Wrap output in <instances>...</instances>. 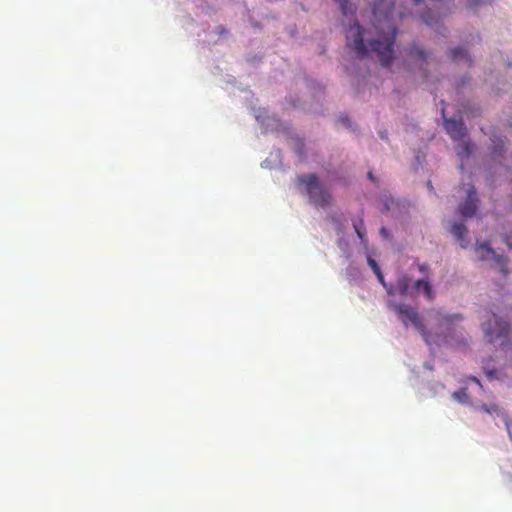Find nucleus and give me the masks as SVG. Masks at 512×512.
<instances>
[{"instance_id":"b1692460","label":"nucleus","mask_w":512,"mask_h":512,"mask_svg":"<svg viewBox=\"0 0 512 512\" xmlns=\"http://www.w3.org/2000/svg\"><path fill=\"white\" fill-rule=\"evenodd\" d=\"M418 268H419V270H420L421 272H423V273L427 272V271H428V269H429V267H428V265H427V264H419V265H418Z\"/></svg>"},{"instance_id":"f3484780","label":"nucleus","mask_w":512,"mask_h":512,"mask_svg":"<svg viewBox=\"0 0 512 512\" xmlns=\"http://www.w3.org/2000/svg\"><path fill=\"white\" fill-rule=\"evenodd\" d=\"M493 0H468L469 7H476L478 5H483L492 2Z\"/></svg>"},{"instance_id":"a211bd4d","label":"nucleus","mask_w":512,"mask_h":512,"mask_svg":"<svg viewBox=\"0 0 512 512\" xmlns=\"http://www.w3.org/2000/svg\"><path fill=\"white\" fill-rule=\"evenodd\" d=\"M421 19L427 25H432L434 23V18L431 17L430 12L421 15Z\"/></svg>"},{"instance_id":"5701e85b","label":"nucleus","mask_w":512,"mask_h":512,"mask_svg":"<svg viewBox=\"0 0 512 512\" xmlns=\"http://www.w3.org/2000/svg\"><path fill=\"white\" fill-rule=\"evenodd\" d=\"M505 243L507 244V246L512 249V236L511 235H507L505 237Z\"/></svg>"},{"instance_id":"6e6552de","label":"nucleus","mask_w":512,"mask_h":512,"mask_svg":"<svg viewBox=\"0 0 512 512\" xmlns=\"http://www.w3.org/2000/svg\"><path fill=\"white\" fill-rule=\"evenodd\" d=\"M395 291L401 296H416L414 284L412 279L406 275L397 279Z\"/></svg>"},{"instance_id":"20e7f679","label":"nucleus","mask_w":512,"mask_h":512,"mask_svg":"<svg viewBox=\"0 0 512 512\" xmlns=\"http://www.w3.org/2000/svg\"><path fill=\"white\" fill-rule=\"evenodd\" d=\"M395 310L399 314L404 325L407 326L409 323H411L422 334L423 337H426L427 331L425 325L421 321L419 314L414 308L405 304H401L396 305Z\"/></svg>"},{"instance_id":"ddd939ff","label":"nucleus","mask_w":512,"mask_h":512,"mask_svg":"<svg viewBox=\"0 0 512 512\" xmlns=\"http://www.w3.org/2000/svg\"><path fill=\"white\" fill-rule=\"evenodd\" d=\"M354 230L356 232L357 237L363 241L364 240V222L362 219H359L358 221H355L353 223Z\"/></svg>"},{"instance_id":"7ed1b4c3","label":"nucleus","mask_w":512,"mask_h":512,"mask_svg":"<svg viewBox=\"0 0 512 512\" xmlns=\"http://www.w3.org/2000/svg\"><path fill=\"white\" fill-rule=\"evenodd\" d=\"M486 320L482 322L484 338L487 342L503 346L508 340L509 324L499 319L494 313H486Z\"/></svg>"},{"instance_id":"a878e982","label":"nucleus","mask_w":512,"mask_h":512,"mask_svg":"<svg viewBox=\"0 0 512 512\" xmlns=\"http://www.w3.org/2000/svg\"><path fill=\"white\" fill-rule=\"evenodd\" d=\"M379 279V281L385 286V283H384V277L381 273V270H379V273H375Z\"/></svg>"},{"instance_id":"9d476101","label":"nucleus","mask_w":512,"mask_h":512,"mask_svg":"<svg viewBox=\"0 0 512 512\" xmlns=\"http://www.w3.org/2000/svg\"><path fill=\"white\" fill-rule=\"evenodd\" d=\"M414 288L416 295L422 292L428 300L434 299V292L429 281L425 279H419L414 282Z\"/></svg>"},{"instance_id":"1a4fd4ad","label":"nucleus","mask_w":512,"mask_h":512,"mask_svg":"<svg viewBox=\"0 0 512 512\" xmlns=\"http://www.w3.org/2000/svg\"><path fill=\"white\" fill-rule=\"evenodd\" d=\"M450 232L459 242L462 248H466L468 242L466 241L467 228L463 223L455 222L451 225Z\"/></svg>"},{"instance_id":"bb28decb","label":"nucleus","mask_w":512,"mask_h":512,"mask_svg":"<svg viewBox=\"0 0 512 512\" xmlns=\"http://www.w3.org/2000/svg\"><path fill=\"white\" fill-rule=\"evenodd\" d=\"M367 176L372 182H376V178L371 171L368 172Z\"/></svg>"},{"instance_id":"f257e3e1","label":"nucleus","mask_w":512,"mask_h":512,"mask_svg":"<svg viewBox=\"0 0 512 512\" xmlns=\"http://www.w3.org/2000/svg\"><path fill=\"white\" fill-rule=\"evenodd\" d=\"M395 3L393 0H375L373 4V23L375 37L368 38L364 43L363 30L357 21L346 30L347 46L360 59L371 52L378 55L382 66H389L393 60V45L396 27L393 20Z\"/></svg>"},{"instance_id":"2eb2a0df","label":"nucleus","mask_w":512,"mask_h":512,"mask_svg":"<svg viewBox=\"0 0 512 512\" xmlns=\"http://www.w3.org/2000/svg\"><path fill=\"white\" fill-rule=\"evenodd\" d=\"M504 147V141L502 139H499L498 142H495L493 154L494 155H501Z\"/></svg>"},{"instance_id":"473e14b6","label":"nucleus","mask_w":512,"mask_h":512,"mask_svg":"<svg viewBox=\"0 0 512 512\" xmlns=\"http://www.w3.org/2000/svg\"><path fill=\"white\" fill-rule=\"evenodd\" d=\"M428 187L432 189L431 182H428Z\"/></svg>"},{"instance_id":"6ab92c4d","label":"nucleus","mask_w":512,"mask_h":512,"mask_svg":"<svg viewBox=\"0 0 512 512\" xmlns=\"http://www.w3.org/2000/svg\"><path fill=\"white\" fill-rule=\"evenodd\" d=\"M482 409H483L485 412L490 413V414H491V413H493V412L497 413V412L499 411L498 406H497V405H495V404H492V405H490V406H488V405H483V406H482Z\"/></svg>"},{"instance_id":"39448f33","label":"nucleus","mask_w":512,"mask_h":512,"mask_svg":"<svg viewBox=\"0 0 512 512\" xmlns=\"http://www.w3.org/2000/svg\"><path fill=\"white\" fill-rule=\"evenodd\" d=\"M476 253L481 261L494 260L496 268L504 276L507 275L506 260L504 257L496 255L495 251L489 246L488 243L477 245Z\"/></svg>"},{"instance_id":"412c9836","label":"nucleus","mask_w":512,"mask_h":512,"mask_svg":"<svg viewBox=\"0 0 512 512\" xmlns=\"http://www.w3.org/2000/svg\"><path fill=\"white\" fill-rule=\"evenodd\" d=\"M368 263H369L370 267L373 269L374 273H379L380 268L374 259L369 257Z\"/></svg>"},{"instance_id":"aec40b11","label":"nucleus","mask_w":512,"mask_h":512,"mask_svg":"<svg viewBox=\"0 0 512 512\" xmlns=\"http://www.w3.org/2000/svg\"><path fill=\"white\" fill-rule=\"evenodd\" d=\"M453 397H454L455 399L459 400V401H463V400H464V398H466V397H467V394H466V391H465L464 389H462V390H460V391H458V392H455V393L453 394Z\"/></svg>"},{"instance_id":"393cba45","label":"nucleus","mask_w":512,"mask_h":512,"mask_svg":"<svg viewBox=\"0 0 512 512\" xmlns=\"http://www.w3.org/2000/svg\"><path fill=\"white\" fill-rule=\"evenodd\" d=\"M496 371L495 370H489L486 372V375L489 379H493L495 377Z\"/></svg>"},{"instance_id":"c756f323","label":"nucleus","mask_w":512,"mask_h":512,"mask_svg":"<svg viewBox=\"0 0 512 512\" xmlns=\"http://www.w3.org/2000/svg\"><path fill=\"white\" fill-rule=\"evenodd\" d=\"M416 5L420 4L422 0H413Z\"/></svg>"},{"instance_id":"2f4dec72","label":"nucleus","mask_w":512,"mask_h":512,"mask_svg":"<svg viewBox=\"0 0 512 512\" xmlns=\"http://www.w3.org/2000/svg\"><path fill=\"white\" fill-rule=\"evenodd\" d=\"M381 138L385 139L386 138V133H381Z\"/></svg>"},{"instance_id":"f03ea898","label":"nucleus","mask_w":512,"mask_h":512,"mask_svg":"<svg viewBox=\"0 0 512 512\" xmlns=\"http://www.w3.org/2000/svg\"><path fill=\"white\" fill-rule=\"evenodd\" d=\"M296 184L301 193L308 196L311 204L321 208H326L332 204L333 197L330 191L315 174L297 176Z\"/></svg>"},{"instance_id":"dca6fc26","label":"nucleus","mask_w":512,"mask_h":512,"mask_svg":"<svg viewBox=\"0 0 512 512\" xmlns=\"http://www.w3.org/2000/svg\"><path fill=\"white\" fill-rule=\"evenodd\" d=\"M335 1L339 3L343 15L347 16L349 13V9H348L349 0H335Z\"/></svg>"},{"instance_id":"c85d7f7f","label":"nucleus","mask_w":512,"mask_h":512,"mask_svg":"<svg viewBox=\"0 0 512 512\" xmlns=\"http://www.w3.org/2000/svg\"><path fill=\"white\" fill-rule=\"evenodd\" d=\"M380 232L383 236H387V230L384 227L381 228Z\"/></svg>"},{"instance_id":"cd10ccee","label":"nucleus","mask_w":512,"mask_h":512,"mask_svg":"<svg viewBox=\"0 0 512 512\" xmlns=\"http://www.w3.org/2000/svg\"><path fill=\"white\" fill-rule=\"evenodd\" d=\"M340 121L345 124V125H348L349 124V119L347 117H343L340 119Z\"/></svg>"},{"instance_id":"4468645a","label":"nucleus","mask_w":512,"mask_h":512,"mask_svg":"<svg viewBox=\"0 0 512 512\" xmlns=\"http://www.w3.org/2000/svg\"><path fill=\"white\" fill-rule=\"evenodd\" d=\"M408 54H409L410 57L417 58V59L422 60V61H424L426 59L425 52L423 50L417 48V47L410 48Z\"/></svg>"},{"instance_id":"0eeeda50","label":"nucleus","mask_w":512,"mask_h":512,"mask_svg":"<svg viewBox=\"0 0 512 512\" xmlns=\"http://www.w3.org/2000/svg\"><path fill=\"white\" fill-rule=\"evenodd\" d=\"M444 128L453 140H462L466 135L464 123L453 119H444Z\"/></svg>"},{"instance_id":"9b49d317","label":"nucleus","mask_w":512,"mask_h":512,"mask_svg":"<svg viewBox=\"0 0 512 512\" xmlns=\"http://www.w3.org/2000/svg\"><path fill=\"white\" fill-rule=\"evenodd\" d=\"M450 57L455 62L465 61L469 65L471 63L470 58L467 54V51L462 47L454 48L450 51Z\"/></svg>"},{"instance_id":"7c9ffc66","label":"nucleus","mask_w":512,"mask_h":512,"mask_svg":"<svg viewBox=\"0 0 512 512\" xmlns=\"http://www.w3.org/2000/svg\"><path fill=\"white\" fill-rule=\"evenodd\" d=\"M387 292H388L389 294H394V291H393L392 289H387Z\"/></svg>"},{"instance_id":"423d86ee","label":"nucleus","mask_w":512,"mask_h":512,"mask_svg":"<svg viewBox=\"0 0 512 512\" xmlns=\"http://www.w3.org/2000/svg\"><path fill=\"white\" fill-rule=\"evenodd\" d=\"M466 193L467 197L465 202L459 206L458 210L464 218H471L476 214L478 209V198L475 187L473 185H469L466 189Z\"/></svg>"},{"instance_id":"4be33fe9","label":"nucleus","mask_w":512,"mask_h":512,"mask_svg":"<svg viewBox=\"0 0 512 512\" xmlns=\"http://www.w3.org/2000/svg\"><path fill=\"white\" fill-rule=\"evenodd\" d=\"M461 319H462V316L459 314H455V315H452V316H449L446 318V320L449 322H453V321H457V320H461Z\"/></svg>"},{"instance_id":"f8f14e48","label":"nucleus","mask_w":512,"mask_h":512,"mask_svg":"<svg viewBox=\"0 0 512 512\" xmlns=\"http://www.w3.org/2000/svg\"><path fill=\"white\" fill-rule=\"evenodd\" d=\"M472 152V144L469 141H463L457 147V154L460 158H468Z\"/></svg>"}]
</instances>
